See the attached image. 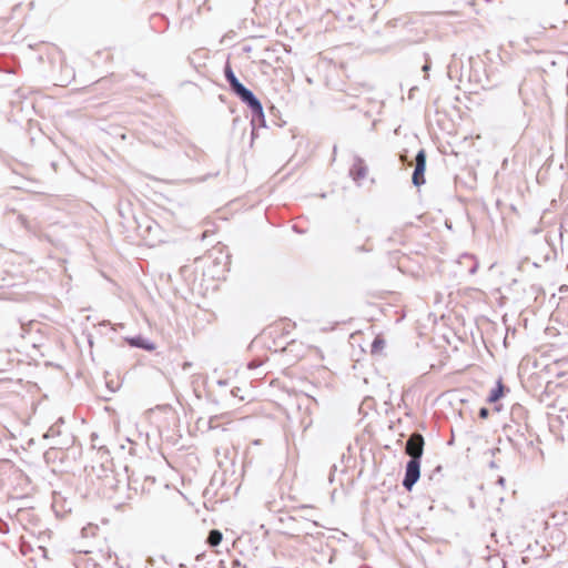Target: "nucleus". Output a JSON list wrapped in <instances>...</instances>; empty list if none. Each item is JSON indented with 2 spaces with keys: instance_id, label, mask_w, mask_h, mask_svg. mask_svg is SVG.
<instances>
[{
  "instance_id": "nucleus-1",
  "label": "nucleus",
  "mask_w": 568,
  "mask_h": 568,
  "mask_svg": "<svg viewBox=\"0 0 568 568\" xmlns=\"http://www.w3.org/2000/svg\"><path fill=\"white\" fill-rule=\"evenodd\" d=\"M224 77L230 85L231 91L241 101L248 99L252 102L253 92L239 81L229 62L224 67Z\"/></svg>"
},
{
  "instance_id": "nucleus-2",
  "label": "nucleus",
  "mask_w": 568,
  "mask_h": 568,
  "mask_svg": "<svg viewBox=\"0 0 568 568\" xmlns=\"http://www.w3.org/2000/svg\"><path fill=\"white\" fill-rule=\"evenodd\" d=\"M242 102L245 103L251 110V113H252L251 124L253 126V130L256 126L264 128L265 126V115H264L263 106H262V103L260 102V100L255 97V94L253 93L252 102L248 99H245ZM252 135L254 136V131L252 132Z\"/></svg>"
},
{
  "instance_id": "nucleus-3",
  "label": "nucleus",
  "mask_w": 568,
  "mask_h": 568,
  "mask_svg": "<svg viewBox=\"0 0 568 568\" xmlns=\"http://www.w3.org/2000/svg\"><path fill=\"white\" fill-rule=\"evenodd\" d=\"M420 476V459H409L406 464L403 486L407 490H412Z\"/></svg>"
},
{
  "instance_id": "nucleus-4",
  "label": "nucleus",
  "mask_w": 568,
  "mask_h": 568,
  "mask_svg": "<svg viewBox=\"0 0 568 568\" xmlns=\"http://www.w3.org/2000/svg\"><path fill=\"white\" fill-rule=\"evenodd\" d=\"M424 437L419 433H413L406 442L405 452L410 459H422L424 453Z\"/></svg>"
},
{
  "instance_id": "nucleus-5",
  "label": "nucleus",
  "mask_w": 568,
  "mask_h": 568,
  "mask_svg": "<svg viewBox=\"0 0 568 568\" xmlns=\"http://www.w3.org/2000/svg\"><path fill=\"white\" fill-rule=\"evenodd\" d=\"M425 170H426V152L419 150L415 156V169L413 172L412 181L415 186H420L425 183Z\"/></svg>"
},
{
  "instance_id": "nucleus-6",
  "label": "nucleus",
  "mask_w": 568,
  "mask_h": 568,
  "mask_svg": "<svg viewBox=\"0 0 568 568\" xmlns=\"http://www.w3.org/2000/svg\"><path fill=\"white\" fill-rule=\"evenodd\" d=\"M368 169L364 160L359 156L354 158V162L349 169V175L355 182H359L367 175Z\"/></svg>"
},
{
  "instance_id": "nucleus-7",
  "label": "nucleus",
  "mask_w": 568,
  "mask_h": 568,
  "mask_svg": "<svg viewBox=\"0 0 568 568\" xmlns=\"http://www.w3.org/2000/svg\"><path fill=\"white\" fill-rule=\"evenodd\" d=\"M64 423V419L60 417L52 426L49 427L47 433L43 435V438H54L61 434V425Z\"/></svg>"
},
{
  "instance_id": "nucleus-8",
  "label": "nucleus",
  "mask_w": 568,
  "mask_h": 568,
  "mask_svg": "<svg viewBox=\"0 0 568 568\" xmlns=\"http://www.w3.org/2000/svg\"><path fill=\"white\" fill-rule=\"evenodd\" d=\"M129 343L132 346L140 347L143 349H148V351L154 349V345L152 343L146 342L142 337H133V338L129 339Z\"/></svg>"
},
{
  "instance_id": "nucleus-9",
  "label": "nucleus",
  "mask_w": 568,
  "mask_h": 568,
  "mask_svg": "<svg viewBox=\"0 0 568 568\" xmlns=\"http://www.w3.org/2000/svg\"><path fill=\"white\" fill-rule=\"evenodd\" d=\"M221 541H222V532L217 529H212L207 536V544L211 547H216L221 544Z\"/></svg>"
},
{
  "instance_id": "nucleus-10",
  "label": "nucleus",
  "mask_w": 568,
  "mask_h": 568,
  "mask_svg": "<svg viewBox=\"0 0 568 568\" xmlns=\"http://www.w3.org/2000/svg\"><path fill=\"white\" fill-rule=\"evenodd\" d=\"M503 389H504L503 384L500 382H498L497 387L491 389V392L488 396V402L496 403L503 396Z\"/></svg>"
},
{
  "instance_id": "nucleus-11",
  "label": "nucleus",
  "mask_w": 568,
  "mask_h": 568,
  "mask_svg": "<svg viewBox=\"0 0 568 568\" xmlns=\"http://www.w3.org/2000/svg\"><path fill=\"white\" fill-rule=\"evenodd\" d=\"M385 347V341L377 336L373 343H372V347H371V352L372 354H379Z\"/></svg>"
},
{
  "instance_id": "nucleus-12",
  "label": "nucleus",
  "mask_w": 568,
  "mask_h": 568,
  "mask_svg": "<svg viewBox=\"0 0 568 568\" xmlns=\"http://www.w3.org/2000/svg\"><path fill=\"white\" fill-rule=\"evenodd\" d=\"M488 415H489V410H488V408H486V407H481V408L479 409V412H478V416H479L480 418H487V417H488Z\"/></svg>"
},
{
  "instance_id": "nucleus-13",
  "label": "nucleus",
  "mask_w": 568,
  "mask_h": 568,
  "mask_svg": "<svg viewBox=\"0 0 568 568\" xmlns=\"http://www.w3.org/2000/svg\"><path fill=\"white\" fill-rule=\"evenodd\" d=\"M216 420V416L215 417H211L210 420H209V427L210 428H213L214 427V422Z\"/></svg>"
},
{
  "instance_id": "nucleus-14",
  "label": "nucleus",
  "mask_w": 568,
  "mask_h": 568,
  "mask_svg": "<svg viewBox=\"0 0 568 568\" xmlns=\"http://www.w3.org/2000/svg\"><path fill=\"white\" fill-rule=\"evenodd\" d=\"M191 366H192V363H190V362H185V363L183 364V366H182V367H183V369H184V371H186V369H187V368H190Z\"/></svg>"
},
{
  "instance_id": "nucleus-15",
  "label": "nucleus",
  "mask_w": 568,
  "mask_h": 568,
  "mask_svg": "<svg viewBox=\"0 0 568 568\" xmlns=\"http://www.w3.org/2000/svg\"><path fill=\"white\" fill-rule=\"evenodd\" d=\"M473 265H474V266H473V267L470 268V271H469L471 274H474V273L476 272V268H477V266H476V265H477V263H474Z\"/></svg>"
},
{
  "instance_id": "nucleus-16",
  "label": "nucleus",
  "mask_w": 568,
  "mask_h": 568,
  "mask_svg": "<svg viewBox=\"0 0 568 568\" xmlns=\"http://www.w3.org/2000/svg\"><path fill=\"white\" fill-rule=\"evenodd\" d=\"M429 68H430V67H429V64H428V63H426V64L423 67V71L427 72V71L429 70Z\"/></svg>"
},
{
  "instance_id": "nucleus-17",
  "label": "nucleus",
  "mask_w": 568,
  "mask_h": 568,
  "mask_svg": "<svg viewBox=\"0 0 568 568\" xmlns=\"http://www.w3.org/2000/svg\"><path fill=\"white\" fill-rule=\"evenodd\" d=\"M504 483H505V478L504 477H499L498 484L504 485Z\"/></svg>"
},
{
  "instance_id": "nucleus-18",
  "label": "nucleus",
  "mask_w": 568,
  "mask_h": 568,
  "mask_svg": "<svg viewBox=\"0 0 568 568\" xmlns=\"http://www.w3.org/2000/svg\"><path fill=\"white\" fill-rule=\"evenodd\" d=\"M237 392H240V388H236V392L233 389V390H232V395H233V396H236V395H237Z\"/></svg>"
},
{
  "instance_id": "nucleus-19",
  "label": "nucleus",
  "mask_w": 568,
  "mask_h": 568,
  "mask_svg": "<svg viewBox=\"0 0 568 568\" xmlns=\"http://www.w3.org/2000/svg\"><path fill=\"white\" fill-rule=\"evenodd\" d=\"M237 392H240V388H236V392L233 389V390H232V395H233V396H236V395H237Z\"/></svg>"
}]
</instances>
